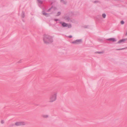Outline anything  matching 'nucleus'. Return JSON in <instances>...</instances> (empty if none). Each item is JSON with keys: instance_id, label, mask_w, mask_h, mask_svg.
<instances>
[{"instance_id": "obj_1", "label": "nucleus", "mask_w": 127, "mask_h": 127, "mask_svg": "<svg viewBox=\"0 0 127 127\" xmlns=\"http://www.w3.org/2000/svg\"><path fill=\"white\" fill-rule=\"evenodd\" d=\"M43 40L44 43L46 44L50 43L53 42L52 38L48 35H44L43 37Z\"/></svg>"}, {"instance_id": "obj_14", "label": "nucleus", "mask_w": 127, "mask_h": 127, "mask_svg": "<svg viewBox=\"0 0 127 127\" xmlns=\"http://www.w3.org/2000/svg\"><path fill=\"white\" fill-rule=\"evenodd\" d=\"M1 124H3L4 123V121L3 120H1Z\"/></svg>"}, {"instance_id": "obj_11", "label": "nucleus", "mask_w": 127, "mask_h": 127, "mask_svg": "<svg viewBox=\"0 0 127 127\" xmlns=\"http://www.w3.org/2000/svg\"><path fill=\"white\" fill-rule=\"evenodd\" d=\"M43 14H44V15H45L46 16H48V14H47L46 13H45V12H43Z\"/></svg>"}, {"instance_id": "obj_2", "label": "nucleus", "mask_w": 127, "mask_h": 127, "mask_svg": "<svg viewBox=\"0 0 127 127\" xmlns=\"http://www.w3.org/2000/svg\"><path fill=\"white\" fill-rule=\"evenodd\" d=\"M57 94H55L52 95L50 97L49 101L50 102H52L55 101L57 99Z\"/></svg>"}, {"instance_id": "obj_5", "label": "nucleus", "mask_w": 127, "mask_h": 127, "mask_svg": "<svg viewBox=\"0 0 127 127\" xmlns=\"http://www.w3.org/2000/svg\"><path fill=\"white\" fill-rule=\"evenodd\" d=\"M62 26L63 27H68V28L71 27V25H68L65 23H62Z\"/></svg>"}, {"instance_id": "obj_8", "label": "nucleus", "mask_w": 127, "mask_h": 127, "mask_svg": "<svg viewBox=\"0 0 127 127\" xmlns=\"http://www.w3.org/2000/svg\"><path fill=\"white\" fill-rule=\"evenodd\" d=\"M42 117L44 118H47L48 117V115L47 114H43L42 115Z\"/></svg>"}, {"instance_id": "obj_12", "label": "nucleus", "mask_w": 127, "mask_h": 127, "mask_svg": "<svg viewBox=\"0 0 127 127\" xmlns=\"http://www.w3.org/2000/svg\"><path fill=\"white\" fill-rule=\"evenodd\" d=\"M125 49V48H121V49H117L116 50H123V49Z\"/></svg>"}, {"instance_id": "obj_6", "label": "nucleus", "mask_w": 127, "mask_h": 127, "mask_svg": "<svg viewBox=\"0 0 127 127\" xmlns=\"http://www.w3.org/2000/svg\"><path fill=\"white\" fill-rule=\"evenodd\" d=\"M107 40L110 41L112 42H115L117 40L116 39L114 38H110L107 39Z\"/></svg>"}, {"instance_id": "obj_4", "label": "nucleus", "mask_w": 127, "mask_h": 127, "mask_svg": "<svg viewBox=\"0 0 127 127\" xmlns=\"http://www.w3.org/2000/svg\"><path fill=\"white\" fill-rule=\"evenodd\" d=\"M82 41L81 39L77 40L71 42L72 43L77 44L80 43Z\"/></svg>"}, {"instance_id": "obj_7", "label": "nucleus", "mask_w": 127, "mask_h": 127, "mask_svg": "<svg viewBox=\"0 0 127 127\" xmlns=\"http://www.w3.org/2000/svg\"><path fill=\"white\" fill-rule=\"evenodd\" d=\"M127 40V39H123L120 40L118 41L117 43L119 44Z\"/></svg>"}, {"instance_id": "obj_10", "label": "nucleus", "mask_w": 127, "mask_h": 127, "mask_svg": "<svg viewBox=\"0 0 127 127\" xmlns=\"http://www.w3.org/2000/svg\"><path fill=\"white\" fill-rule=\"evenodd\" d=\"M61 14V13L60 12H58L57 14V15H56V16H59V15H60Z\"/></svg>"}, {"instance_id": "obj_9", "label": "nucleus", "mask_w": 127, "mask_h": 127, "mask_svg": "<svg viewBox=\"0 0 127 127\" xmlns=\"http://www.w3.org/2000/svg\"><path fill=\"white\" fill-rule=\"evenodd\" d=\"M102 16L103 18H105L106 16V15L105 14H102Z\"/></svg>"}, {"instance_id": "obj_15", "label": "nucleus", "mask_w": 127, "mask_h": 127, "mask_svg": "<svg viewBox=\"0 0 127 127\" xmlns=\"http://www.w3.org/2000/svg\"><path fill=\"white\" fill-rule=\"evenodd\" d=\"M68 37L70 38H71L72 37V36H68Z\"/></svg>"}, {"instance_id": "obj_3", "label": "nucleus", "mask_w": 127, "mask_h": 127, "mask_svg": "<svg viewBox=\"0 0 127 127\" xmlns=\"http://www.w3.org/2000/svg\"><path fill=\"white\" fill-rule=\"evenodd\" d=\"M25 125V123L23 121H17L15 123V125L16 126H24Z\"/></svg>"}, {"instance_id": "obj_13", "label": "nucleus", "mask_w": 127, "mask_h": 127, "mask_svg": "<svg viewBox=\"0 0 127 127\" xmlns=\"http://www.w3.org/2000/svg\"><path fill=\"white\" fill-rule=\"evenodd\" d=\"M121 24H124V22L123 21H122L121 22Z\"/></svg>"}]
</instances>
